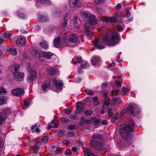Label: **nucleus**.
I'll return each instance as SVG.
<instances>
[{
  "label": "nucleus",
  "instance_id": "nucleus-49",
  "mask_svg": "<svg viewBox=\"0 0 156 156\" xmlns=\"http://www.w3.org/2000/svg\"><path fill=\"white\" fill-rule=\"evenodd\" d=\"M3 145L2 142V139L1 137H0V150L2 148Z\"/></svg>",
  "mask_w": 156,
  "mask_h": 156
},
{
  "label": "nucleus",
  "instance_id": "nucleus-46",
  "mask_svg": "<svg viewBox=\"0 0 156 156\" xmlns=\"http://www.w3.org/2000/svg\"><path fill=\"white\" fill-rule=\"evenodd\" d=\"M117 29L118 31H122L123 30V27L120 25L118 24L117 26Z\"/></svg>",
  "mask_w": 156,
  "mask_h": 156
},
{
  "label": "nucleus",
  "instance_id": "nucleus-39",
  "mask_svg": "<svg viewBox=\"0 0 156 156\" xmlns=\"http://www.w3.org/2000/svg\"><path fill=\"white\" fill-rule=\"evenodd\" d=\"M93 113V112L92 110H87L84 112V114L87 116H90Z\"/></svg>",
  "mask_w": 156,
  "mask_h": 156
},
{
  "label": "nucleus",
  "instance_id": "nucleus-11",
  "mask_svg": "<svg viewBox=\"0 0 156 156\" xmlns=\"http://www.w3.org/2000/svg\"><path fill=\"white\" fill-rule=\"evenodd\" d=\"M53 55V54L50 52L41 51L39 54L40 57H46L48 59L51 58Z\"/></svg>",
  "mask_w": 156,
  "mask_h": 156
},
{
  "label": "nucleus",
  "instance_id": "nucleus-20",
  "mask_svg": "<svg viewBox=\"0 0 156 156\" xmlns=\"http://www.w3.org/2000/svg\"><path fill=\"white\" fill-rule=\"evenodd\" d=\"M60 40V37H58L55 39L53 41V44L55 47L58 48L60 46L61 44Z\"/></svg>",
  "mask_w": 156,
  "mask_h": 156
},
{
  "label": "nucleus",
  "instance_id": "nucleus-18",
  "mask_svg": "<svg viewBox=\"0 0 156 156\" xmlns=\"http://www.w3.org/2000/svg\"><path fill=\"white\" fill-rule=\"evenodd\" d=\"M6 118V114L4 112H0V125L4 122Z\"/></svg>",
  "mask_w": 156,
  "mask_h": 156
},
{
  "label": "nucleus",
  "instance_id": "nucleus-15",
  "mask_svg": "<svg viewBox=\"0 0 156 156\" xmlns=\"http://www.w3.org/2000/svg\"><path fill=\"white\" fill-rule=\"evenodd\" d=\"M50 83L49 81L45 82L42 84L41 87L42 90L45 92L47 91L50 89Z\"/></svg>",
  "mask_w": 156,
  "mask_h": 156
},
{
  "label": "nucleus",
  "instance_id": "nucleus-8",
  "mask_svg": "<svg viewBox=\"0 0 156 156\" xmlns=\"http://www.w3.org/2000/svg\"><path fill=\"white\" fill-rule=\"evenodd\" d=\"M85 110L83 105L81 102H77L76 104V110L75 111V114H79Z\"/></svg>",
  "mask_w": 156,
  "mask_h": 156
},
{
  "label": "nucleus",
  "instance_id": "nucleus-53",
  "mask_svg": "<svg viewBox=\"0 0 156 156\" xmlns=\"http://www.w3.org/2000/svg\"><path fill=\"white\" fill-rule=\"evenodd\" d=\"M72 112V110L70 109H67L65 112V113L67 114H70Z\"/></svg>",
  "mask_w": 156,
  "mask_h": 156
},
{
  "label": "nucleus",
  "instance_id": "nucleus-17",
  "mask_svg": "<svg viewBox=\"0 0 156 156\" xmlns=\"http://www.w3.org/2000/svg\"><path fill=\"white\" fill-rule=\"evenodd\" d=\"M117 18L118 16L116 14L113 16L111 17H108L107 22L115 23L117 21Z\"/></svg>",
  "mask_w": 156,
  "mask_h": 156
},
{
  "label": "nucleus",
  "instance_id": "nucleus-31",
  "mask_svg": "<svg viewBox=\"0 0 156 156\" xmlns=\"http://www.w3.org/2000/svg\"><path fill=\"white\" fill-rule=\"evenodd\" d=\"M100 60L101 59L99 57H95L93 59L92 64L94 65H95L98 62L100 61Z\"/></svg>",
  "mask_w": 156,
  "mask_h": 156
},
{
  "label": "nucleus",
  "instance_id": "nucleus-55",
  "mask_svg": "<svg viewBox=\"0 0 156 156\" xmlns=\"http://www.w3.org/2000/svg\"><path fill=\"white\" fill-rule=\"evenodd\" d=\"M121 7H122L121 5V4H120L119 3L118 4L116 5V6L115 7L116 9L117 10L121 9Z\"/></svg>",
  "mask_w": 156,
  "mask_h": 156
},
{
  "label": "nucleus",
  "instance_id": "nucleus-58",
  "mask_svg": "<svg viewBox=\"0 0 156 156\" xmlns=\"http://www.w3.org/2000/svg\"><path fill=\"white\" fill-rule=\"evenodd\" d=\"M24 105L27 107L29 105V102L26 100H24Z\"/></svg>",
  "mask_w": 156,
  "mask_h": 156
},
{
  "label": "nucleus",
  "instance_id": "nucleus-38",
  "mask_svg": "<svg viewBox=\"0 0 156 156\" xmlns=\"http://www.w3.org/2000/svg\"><path fill=\"white\" fill-rule=\"evenodd\" d=\"M89 25L90 24L89 23H86L85 25V30L87 33H89L90 31Z\"/></svg>",
  "mask_w": 156,
  "mask_h": 156
},
{
  "label": "nucleus",
  "instance_id": "nucleus-41",
  "mask_svg": "<svg viewBox=\"0 0 156 156\" xmlns=\"http://www.w3.org/2000/svg\"><path fill=\"white\" fill-rule=\"evenodd\" d=\"M17 15L21 18L24 19L26 17V16L23 14L21 13L18 12Z\"/></svg>",
  "mask_w": 156,
  "mask_h": 156
},
{
  "label": "nucleus",
  "instance_id": "nucleus-16",
  "mask_svg": "<svg viewBox=\"0 0 156 156\" xmlns=\"http://www.w3.org/2000/svg\"><path fill=\"white\" fill-rule=\"evenodd\" d=\"M99 39L98 38L95 39L94 42L93 44L94 46L98 49H102L105 48L104 46L102 44H99Z\"/></svg>",
  "mask_w": 156,
  "mask_h": 156
},
{
  "label": "nucleus",
  "instance_id": "nucleus-24",
  "mask_svg": "<svg viewBox=\"0 0 156 156\" xmlns=\"http://www.w3.org/2000/svg\"><path fill=\"white\" fill-rule=\"evenodd\" d=\"M49 1L48 0H37L36 3V5H41V4L45 3L48 4Z\"/></svg>",
  "mask_w": 156,
  "mask_h": 156
},
{
  "label": "nucleus",
  "instance_id": "nucleus-5",
  "mask_svg": "<svg viewBox=\"0 0 156 156\" xmlns=\"http://www.w3.org/2000/svg\"><path fill=\"white\" fill-rule=\"evenodd\" d=\"M127 111L129 113L135 115L140 113V109L136 105L131 104L129 105Z\"/></svg>",
  "mask_w": 156,
  "mask_h": 156
},
{
  "label": "nucleus",
  "instance_id": "nucleus-47",
  "mask_svg": "<svg viewBox=\"0 0 156 156\" xmlns=\"http://www.w3.org/2000/svg\"><path fill=\"white\" fill-rule=\"evenodd\" d=\"M61 153L60 149L59 147H57L56 150L55 151V154H58Z\"/></svg>",
  "mask_w": 156,
  "mask_h": 156
},
{
  "label": "nucleus",
  "instance_id": "nucleus-32",
  "mask_svg": "<svg viewBox=\"0 0 156 156\" xmlns=\"http://www.w3.org/2000/svg\"><path fill=\"white\" fill-rule=\"evenodd\" d=\"M89 66V65L87 63V62L86 61H85L81 65V68L86 69L88 68Z\"/></svg>",
  "mask_w": 156,
  "mask_h": 156
},
{
  "label": "nucleus",
  "instance_id": "nucleus-10",
  "mask_svg": "<svg viewBox=\"0 0 156 156\" xmlns=\"http://www.w3.org/2000/svg\"><path fill=\"white\" fill-rule=\"evenodd\" d=\"M53 83L58 90H61L62 89L63 84L61 80L55 79L54 80Z\"/></svg>",
  "mask_w": 156,
  "mask_h": 156
},
{
  "label": "nucleus",
  "instance_id": "nucleus-7",
  "mask_svg": "<svg viewBox=\"0 0 156 156\" xmlns=\"http://www.w3.org/2000/svg\"><path fill=\"white\" fill-rule=\"evenodd\" d=\"M10 92L13 95L16 96H21L24 93L23 89L20 88L15 89H12L10 90Z\"/></svg>",
  "mask_w": 156,
  "mask_h": 156
},
{
  "label": "nucleus",
  "instance_id": "nucleus-36",
  "mask_svg": "<svg viewBox=\"0 0 156 156\" xmlns=\"http://www.w3.org/2000/svg\"><path fill=\"white\" fill-rule=\"evenodd\" d=\"M65 131L63 129H62L58 131V136H62L65 134Z\"/></svg>",
  "mask_w": 156,
  "mask_h": 156
},
{
  "label": "nucleus",
  "instance_id": "nucleus-26",
  "mask_svg": "<svg viewBox=\"0 0 156 156\" xmlns=\"http://www.w3.org/2000/svg\"><path fill=\"white\" fill-rule=\"evenodd\" d=\"M85 153L86 156H97L94 155L91 152V151L88 148H86Z\"/></svg>",
  "mask_w": 156,
  "mask_h": 156
},
{
  "label": "nucleus",
  "instance_id": "nucleus-40",
  "mask_svg": "<svg viewBox=\"0 0 156 156\" xmlns=\"http://www.w3.org/2000/svg\"><path fill=\"white\" fill-rule=\"evenodd\" d=\"M68 23V20L66 18L64 20V22L62 24V26L63 27H66Z\"/></svg>",
  "mask_w": 156,
  "mask_h": 156
},
{
  "label": "nucleus",
  "instance_id": "nucleus-12",
  "mask_svg": "<svg viewBox=\"0 0 156 156\" xmlns=\"http://www.w3.org/2000/svg\"><path fill=\"white\" fill-rule=\"evenodd\" d=\"M69 41L71 42L76 43L77 44H78L77 37L76 35L74 34H72L69 35Z\"/></svg>",
  "mask_w": 156,
  "mask_h": 156
},
{
  "label": "nucleus",
  "instance_id": "nucleus-50",
  "mask_svg": "<svg viewBox=\"0 0 156 156\" xmlns=\"http://www.w3.org/2000/svg\"><path fill=\"white\" fill-rule=\"evenodd\" d=\"M19 68V66L18 65H14V68L15 72H17V71L18 70Z\"/></svg>",
  "mask_w": 156,
  "mask_h": 156
},
{
  "label": "nucleus",
  "instance_id": "nucleus-2",
  "mask_svg": "<svg viewBox=\"0 0 156 156\" xmlns=\"http://www.w3.org/2000/svg\"><path fill=\"white\" fill-rule=\"evenodd\" d=\"M130 124L128 125H125L120 128V132L121 136L125 140L129 141L130 145L132 143L131 138L132 135L131 133L133 132V128L134 126V123L132 120H130Z\"/></svg>",
  "mask_w": 156,
  "mask_h": 156
},
{
  "label": "nucleus",
  "instance_id": "nucleus-21",
  "mask_svg": "<svg viewBox=\"0 0 156 156\" xmlns=\"http://www.w3.org/2000/svg\"><path fill=\"white\" fill-rule=\"evenodd\" d=\"M57 70L56 68H52L51 67H50L47 69L48 73L51 76L55 74L57 72Z\"/></svg>",
  "mask_w": 156,
  "mask_h": 156
},
{
  "label": "nucleus",
  "instance_id": "nucleus-13",
  "mask_svg": "<svg viewBox=\"0 0 156 156\" xmlns=\"http://www.w3.org/2000/svg\"><path fill=\"white\" fill-rule=\"evenodd\" d=\"M69 3L71 8H75L80 6V2L79 0H69Z\"/></svg>",
  "mask_w": 156,
  "mask_h": 156
},
{
  "label": "nucleus",
  "instance_id": "nucleus-51",
  "mask_svg": "<svg viewBox=\"0 0 156 156\" xmlns=\"http://www.w3.org/2000/svg\"><path fill=\"white\" fill-rule=\"evenodd\" d=\"M108 83L106 82H105L102 84L101 87L102 88H106L108 86Z\"/></svg>",
  "mask_w": 156,
  "mask_h": 156
},
{
  "label": "nucleus",
  "instance_id": "nucleus-27",
  "mask_svg": "<svg viewBox=\"0 0 156 156\" xmlns=\"http://www.w3.org/2000/svg\"><path fill=\"white\" fill-rule=\"evenodd\" d=\"M40 45L41 47L45 49H46L48 48V45L46 41H43L41 42H40Z\"/></svg>",
  "mask_w": 156,
  "mask_h": 156
},
{
  "label": "nucleus",
  "instance_id": "nucleus-19",
  "mask_svg": "<svg viewBox=\"0 0 156 156\" xmlns=\"http://www.w3.org/2000/svg\"><path fill=\"white\" fill-rule=\"evenodd\" d=\"M26 41V39L24 37H21L17 40L16 41V44L18 46L20 45H23Z\"/></svg>",
  "mask_w": 156,
  "mask_h": 156
},
{
  "label": "nucleus",
  "instance_id": "nucleus-42",
  "mask_svg": "<svg viewBox=\"0 0 156 156\" xmlns=\"http://www.w3.org/2000/svg\"><path fill=\"white\" fill-rule=\"evenodd\" d=\"M87 94L89 95H91L93 94V92L90 90L87 89L85 90Z\"/></svg>",
  "mask_w": 156,
  "mask_h": 156
},
{
  "label": "nucleus",
  "instance_id": "nucleus-37",
  "mask_svg": "<svg viewBox=\"0 0 156 156\" xmlns=\"http://www.w3.org/2000/svg\"><path fill=\"white\" fill-rule=\"evenodd\" d=\"M110 103V100L109 99H108L106 101L105 103L103 104V108H107V106H108Z\"/></svg>",
  "mask_w": 156,
  "mask_h": 156
},
{
  "label": "nucleus",
  "instance_id": "nucleus-35",
  "mask_svg": "<svg viewBox=\"0 0 156 156\" xmlns=\"http://www.w3.org/2000/svg\"><path fill=\"white\" fill-rule=\"evenodd\" d=\"M48 138H49L47 136H44L42 137L41 140L43 142L45 143L48 142Z\"/></svg>",
  "mask_w": 156,
  "mask_h": 156
},
{
  "label": "nucleus",
  "instance_id": "nucleus-57",
  "mask_svg": "<svg viewBox=\"0 0 156 156\" xmlns=\"http://www.w3.org/2000/svg\"><path fill=\"white\" fill-rule=\"evenodd\" d=\"M4 112L5 113V114L6 113L7 114L9 115L11 114V111L10 109H7Z\"/></svg>",
  "mask_w": 156,
  "mask_h": 156
},
{
  "label": "nucleus",
  "instance_id": "nucleus-3",
  "mask_svg": "<svg viewBox=\"0 0 156 156\" xmlns=\"http://www.w3.org/2000/svg\"><path fill=\"white\" fill-rule=\"evenodd\" d=\"M103 141V140L99 134H94L92 137L90 142V145L96 149H100Z\"/></svg>",
  "mask_w": 156,
  "mask_h": 156
},
{
  "label": "nucleus",
  "instance_id": "nucleus-60",
  "mask_svg": "<svg viewBox=\"0 0 156 156\" xmlns=\"http://www.w3.org/2000/svg\"><path fill=\"white\" fill-rule=\"evenodd\" d=\"M116 84L118 86H121V83L119 82H118L117 81H115Z\"/></svg>",
  "mask_w": 156,
  "mask_h": 156
},
{
  "label": "nucleus",
  "instance_id": "nucleus-54",
  "mask_svg": "<svg viewBox=\"0 0 156 156\" xmlns=\"http://www.w3.org/2000/svg\"><path fill=\"white\" fill-rule=\"evenodd\" d=\"M67 136L69 137H72L74 136V133L72 132H69L67 133Z\"/></svg>",
  "mask_w": 156,
  "mask_h": 156
},
{
  "label": "nucleus",
  "instance_id": "nucleus-28",
  "mask_svg": "<svg viewBox=\"0 0 156 156\" xmlns=\"http://www.w3.org/2000/svg\"><path fill=\"white\" fill-rule=\"evenodd\" d=\"M12 31H7L3 34V36L6 38H8L12 36Z\"/></svg>",
  "mask_w": 156,
  "mask_h": 156
},
{
  "label": "nucleus",
  "instance_id": "nucleus-33",
  "mask_svg": "<svg viewBox=\"0 0 156 156\" xmlns=\"http://www.w3.org/2000/svg\"><path fill=\"white\" fill-rule=\"evenodd\" d=\"M30 52L31 54L33 56L35 57H36L37 56L38 54V53L37 51L34 49H33Z\"/></svg>",
  "mask_w": 156,
  "mask_h": 156
},
{
  "label": "nucleus",
  "instance_id": "nucleus-6",
  "mask_svg": "<svg viewBox=\"0 0 156 156\" xmlns=\"http://www.w3.org/2000/svg\"><path fill=\"white\" fill-rule=\"evenodd\" d=\"M28 70L29 71V74L27 77V80L28 82L31 83L35 79L37 72L34 70Z\"/></svg>",
  "mask_w": 156,
  "mask_h": 156
},
{
  "label": "nucleus",
  "instance_id": "nucleus-14",
  "mask_svg": "<svg viewBox=\"0 0 156 156\" xmlns=\"http://www.w3.org/2000/svg\"><path fill=\"white\" fill-rule=\"evenodd\" d=\"M14 75L19 81H21L23 80L24 76V73L15 72L14 73Z\"/></svg>",
  "mask_w": 156,
  "mask_h": 156
},
{
  "label": "nucleus",
  "instance_id": "nucleus-25",
  "mask_svg": "<svg viewBox=\"0 0 156 156\" xmlns=\"http://www.w3.org/2000/svg\"><path fill=\"white\" fill-rule=\"evenodd\" d=\"M39 126V124L37 123L35 124L34 125L32 126L31 127V129L33 132H35L38 133L40 132L39 129L38 128H36V130L34 129L37 126Z\"/></svg>",
  "mask_w": 156,
  "mask_h": 156
},
{
  "label": "nucleus",
  "instance_id": "nucleus-59",
  "mask_svg": "<svg viewBox=\"0 0 156 156\" xmlns=\"http://www.w3.org/2000/svg\"><path fill=\"white\" fill-rule=\"evenodd\" d=\"M69 143V142L67 140H65L63 142V143L66 145H68Z\"/></svg>",
  "mask_w": 156,
  "mask_h": 156
},
{
  "label": "nucleus",
  "instance_id": "nucleus-43",
  "mask_svg": "<svg viewBox=\"0 0 156 156\" xmlns=\"http://www.w3.org/2000/svg\"><path fill=\"white\" fill-rule=\"evenodd\" d=\"M108 18V17H104L102 16L100 18V21L102 22H104L105 21L107 22Z\"/></svg>",
  "mask_w": 156,
  "mask_h": 156
},
{
  "label": "nucleus",
  "instance_id": "nucleus-63",
  "mask_svg": "<svg viewBox=\"0 0 156 156\" xmlns=\"http://www.w3.org/2000/svg\"><path fill=\"white\" fill-rule=\"evenodd\" d=\"M92 99L94 102H95L98 101V98L97 97H94Z\"/></svg>",
  "mask_w": 156,
  "mask_h": 156
},
{
  "label": "nucleus",
  "instance_id": "nucleus-23",
  "mask_svg": "<svg viewBox=\"0 0 156 156\" xmlns=\"http://www.w3.org/2000/svg\"><path fill=\"white\" fill-rule=\"evenodd\" d=\"M130 91V90L126 87H123L122 88V90L120 92L121 94L122 95L124 96L129 93Z\"/></svg>",
  "mask_w": 156,
  "mask_h": 156
},
{
  "label": "nucleus",
  "instance_id": "nucleus-45",
  "mask_svg": "<svg viewBox=\"0 0 156 156\" xmlns=\"http://www.w3.org/2000/svg\"><path fill=\"white\" fill-rule=\"evenodd\" d=\"M61 121L65 123H66L69 122V120L66 118H62L61 119Z\"/></svg>",
  "mask_w": 156,
  "mask_h": 156
},
{
  "label": "nucleus",
  "instance_id": "nucleus-48",
  "mask_svg": "<svg viewBox=\"0 0 156 156\" xmlns=\"http://www.w3.org/2000/svg\"><path fill=\"white\" fill-rule=\"evenodd\" d=\"M75 126L74 125L71 124L69 126L68 128L70 130H73L75 129Z\"/></svg>",
  "mask_w": 156,
  "mask_h": 156
},
{
  "label": "nucleus",
  "instance_id": "nucleus-34",
  "mask_svg": "<svg viewBox=\"0 0 156 156\" xmlns=\"http://www.w3.org/2000/svg\"><path fill=\"white\" fill-rule=\"evenodd\" d=\"M92 120L95 126H97L99 124L100 121L99 119L95 118H94V119H93Z\"/></svg>",
  "mask_w": 156,
  "mask_h": 156
},
{
  "label": "nucleus",
  "instance_id": "nucleus-52",
  "mask_svg": "<svg viewBox=\"0 0 156 156\" xmlns=\"http://www.w3.org/2000/svg\"><path fill=\"white\" fill-rule=\"evenodd\" d=\"M108 115L110 116H112V109L109 108L108 111Z\"/></svg>",
  "mask_w": 156,
  "mask_h": 156
},
{
  "label": "nucleus",
  "instance_id": "nucleus-61",
  "mask_svg": "<svg viewBox=\"0 0 156 156\" xmlns=\"http://www.w3.org/2000/svg\"><path fill=\"white\" fill-rule=\"evenodd\" d=\"M81 58H76V61L78 63H80L81 61Z\"/></svg>",
  "mask_w": 156,
  "mask_h": 156
},
{
  "label": "nucleus",
  "instance_id": "nucleus-4",
  "mask_svg": "<svg viewBox=\"0 0 156 156\" xmlns=\"http://www.w3.org/2000/svg\"><path fill=\"white\" fill-rule=\"evenodd\" d=\"M81 16L83 19H88L90 24L95 25L98 21L96 17L94 15L89 13L87 11H83L81 12Z\"/></svg>",
  "mask_w": 156,
  "mask_h": 156
},
{
  "label": "nucleus",
  "instance_id": "nucleus-30",
  "mask_svg": "<svg viewBox=\"0 0 156 156\" xmlns=\"http://www.w3.org/2000/svg\"><path fill=\"white\" fill-rule=\"evenodd\" d=\"M7 98L5 96L0 97V105H2L6 103Z\"/></svg>",
  "mask_w": 156,
  "mask_h": 156
},
{
  "label": "nucleus",
  "instance_id": "nucleus-22",
  "mask_svg": "<svg viewBox=\"0 0 156 156\" xmlns=\"http://www.w3.org/2000/svg\"><path fill=\"white\" fill-rule=\"evenodd\" d=\"M49 18L46 16L41 15L39 17L38 20L42 22H46L49 20Z\"/></svg>",
  "mask_w": 156,
  "mask_h": 156
},
{
  "label": "nucleus",
  "instance_id": "nucleus-1",
  "mask_svg": "<svg viewBox=\"0 0 156 156\" xmlns=\"http://www.w3.org/2000/svg\"><path fill=\"white\" fill-rule=\"evenodd\" d=\"M105 36L102 38L103 43L110 46H113L117 44L119 41L118 34L114 32L112 29H107L104 32Z\"/></svg>",
  "mask_w": 156,
  "mask_h": 156
},
{
  "label": "nucleus",
  "instance_id": "nucleus-64",
  "mask_svg": "<svg viewBox=\"0 0 156 156\" xmlns=\"http://www.w3.org/2000/svg\"><path fill=\"white\" fill-rule=\"evenodd\" d=\"M81 80H82V79L81 78H80V77H78V78H77L76 79L77 82L78 83H80L81 81Z\"/></svg>",
  "mask_w": 156,
  "mask_h": 156
},
{
  "label": "nucleus",
  "instance_id": "nucleus-44",
  "mask_svg": "<svg viewBox=\"0 0 156 156\" xmlns=\"http://www.w3.org/2000/svg\"><path fill=\"white\" fill-rule=\"evenodd\" d=\"M94 2L97 4H99L103 3L105 0H94Z\"/></svg>",
  "mask_w": 156,
  "mask_h": 156
},
{
  "label": "nucleus",
  "instance_id": "nucleus-56",
  "mask_svg": "<svg viewBox=\"0 0 156 156\" xmlns=\"http://www.w3.org/2000/svg\"><path fill=\"white\" fill-rule=\"evenodd\" d=\"M5 92V91L3 87H0V94L2 93H4Z\"/></svg>",
  "mask_w": 156,
  "mask_h": 156
},
{
  "label": "nucleus",
  "instance_id": "nucleus-62",
  "mask_svg": "<svg viewBox=\"0 0 156 156\" xmlns=\"http://www.w3.org/2000/svg\"><path fill=\"white\" fill-rule=\"evenodd\" d=\"M126 16L127 18L129 17L130 16V12H129L128 11L126 12Z\"/></svg>",
  "mask_w": 156,
  "mask_h": 156
},
{
  "label": "nucleus",
  "instance_id": "nucleus-9",
  "mask_svg": "<svg viewBox=\"0 0 156 156\" xmlns=\"http://www.w3.org/2000/svg\"><path fill=\"white\" fill-rule=\"evenodd\" d=\"M29 145L30 147H32L33 150H34V154H37L38 153V147L35 146L36 142L35 140H29L28 141Z\"/></svg>",
  "mask_w": 156,
  "mask_h": 156
},
{
  "label": "nucleus",
  "instance_id": "nucleus-29",
  "mask_svg": "<svg viewBox=\"0 0 156 156\" xmlns=\"http://www.w3.org/2000/svg\"><path fill=\"white\" fill-rule=\"evenodd\" d=\"M9 51L12 55H16L17 54V51L15 48H11L9 49Z\"/></svg>",
  "mask_w": 156,
  "mask_h": 156
}]
</instances>
